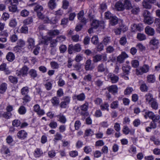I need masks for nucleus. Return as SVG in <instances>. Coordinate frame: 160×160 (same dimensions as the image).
I'll list each match as a JSON object with an SVG mask.
<instances>
[{
  "instance_id": "53",
  "label": "nucleus",
  "mask_w": 160,
  "mask_h": 160,
  "mask_svg": "<svg viewBox=\"0 0 160 160\" xmlns=\"http://www.w3.org/2000/svg\"><path fill=\"white\" fill-rule=\"evenodd\" d=\"M32 21V18H29L24 21L23 23L25 25H28L31 24Z\"/></svg>"
},
{
  "instance_id": "20",
  "label": "nucleus",
  "mask_w": 160,
  "mask_h": 160,
  "mask_svg": "<svg viewBox=\"0 0 160 160\" xmlns=\"http://www.w3.org/2000/svg\"><path fill=\"white\" fill-rule=\"evenodd\" d=\"M145 98L146 102L148 104H150L151 102L154 99L152 95L150 93H147L145 95Z\"/></svg>"
},
{
  "instance_id": "22",
  "label": "nucleus",
  "mask_w": 160,
  "mask_h": 160,
  "mask_svg": "<svg viewBox=\"0 0 160 160\" xmlns=\"http://www.w3.org/2000/svg\"><path fill=\"white\" fill-rule=\"evenodd\" d=\"M147 80L149 83H153L155 81V77L153 74L148 75L147 77Z\"/></svg>"
},
{
  "instance_id": "8",
  "label": "nucleus",
  "mask_w": 160,
  "mask_h": 160,
  "mask_svg": "<svg viewBox=\"0 0 160 160\" xmlns=\"http://www.w3.org/2000/svg\"><path fill=\"white\" fill-rule=\"evenodd\" d=\"M107 77L108 78L110 79L111 82L113 83H117L119 79L118 76L112 73H109Z\"/></svg>"
},
{
  "instance_id": "18",
  "label": "nucleus",
  "mask_w": 160,
  "mask_h": 160,
  "mask_svg": "<svg viewBox=\"0 0 160 160\" xmlns=\"http://www.w3.org/2000/svg\"><path fill=\"white\" fill-rule=\"evenodd\" d=\"M145 32L147 34L150 36L153 35L155 32L154 29L149 26H147L145 28Z\"/></svg>"
},
{
  "instance_id": "61",
  "label": "nucleus",
  "mask_w": 160,
  "mask_h": 160,
  "mask_svg": "<svg viewBox=\"0 0 160 160\" xmlns=\"http://www.w3.org/2000/svg\"><path fill=\"white\" fill-rule=\"evenodd\" d=\"M131 12L133 14H136L139 12V8L137 7H133Z\"/></svg>"
},
{
  "instance_id": "3",
  "label": "nucleus",
  "mask_w": 160,
  "mask_h": 160,
  "mask_svg": "<svg viewBox=\"0 0 160 160\" xmlns=\"http://www.w3.org/2000/svg\"><path fill=\"white\" fill-rule=\"evenodd\" d=\"M107 60V56L106 54H97L94 56L93 58V61L95 62H97L101 60L106 61Z\"/></svg>"
},
{
  "instance_id": "48",
  "label": "nucleus",
  "mask_w": 160,
  "mask_h": 160,
  "mask_svg": "<svg viewBox=\"0 0 160 160\" xmlns=\"http://www.w3.org/2000/svg\"><path fill=\"white\" fill-rule=\"evenodd\" d=\"M91 41L92 42L95 44H97L98 42V36L96 35L93 36L91 39Z\"/></svg>"
},
{
  "instance_id": "29",
  "label": "nucleus",
  "mask_w": 160,
  "mask_h": 160,
  "mask_svg": "<svg viewBox=\"0 0 160 160\" xmlns=\"http://www.w3.org/2000/svg\"><path fill=\"white\" fill-rule=\"evenodd\" d=\"M29 92L28 88L27 87H23L21 90V93L22 95L25 96L28 95Z\"/></svg>"
},
{
  "instance_id": "40",
  "label": "nucleus",
  "mask_w": 160,
  "mask_h": 160,
  "mask_svg": "<svg viewBox=\"0 0 160 160\" xmlns=\"http://www.w3.org/2000/svg\"><path fill=\"white\" fill-rule=\"evenodd\" d=\"M2 150L5 154H7L9 156L10 155V150L6 146H3L2 149Z\"/></svg>"
},
{
  "instance_id": "12",
  "label": "nucleus",
  "mask_w": 160,
  "mask_h": 160,
  "mask_svg": "<svg viewBox=\"0 0 160 160\" xmlns=\"http://www.w3.org/2000/svg\"><path fill=\"white\" fill-rule=\"evenodd\" d=\"M85 98V96L84 93H81L78 95H74L72 97L73 99H77L79 101H84Z\"/></svg>"
},
{
  "instance_id": "51",
  "label": "nucleus",
  "mask_w": 160,
  "mask_h": 160,
  "mask_svg": "<svg viewBox=\"0 0 160 160\" xmlns=\"http://www.w3.org/2000/svg\"><path fill=\"white\" fill-rule=\"evenodd\" d=\"M88 102H85L82 105L80 106L81 109L83 111H86L88 109Z\"/></svg>"
},
{
  "instance_id": "47",
  "label": "nucleus",
  "mask_w": 160,
  "mask_h": 160,
  "mask_svg": "<svg viewBox=\"0 0 160 160\" xmlns=\"http://www.w3.org/2000/svg\"><path fill=\"white\" fill-rule=\"evenodd\" d=\"M31 97L28 95H25L23 98V103L24 104L29 102L31 101Z\"/></svg>"
},
{
  "instance_id": "63",
  "label": "nucleus",
  "mask_w": 160,
  "mask_h": 160,
  "mask_svg": "<svg viewBox=\"0 0 160 160\" xmlns=\"http://www.w3.org/2000/svg\"><path fill=\"white\" fill-rule=\"evenodd\" d=\"M78 152L76 150L72 151L69 152V155L72 157H75L78 155Z\"/></svg>"
},
{
  "instance_id": "25",
  "label": "nucleus",
  "mask_w": 160,
  "mask_h": 160,
  "mask_svg": "<svg viewBox=\"0 0 160 160\" xmlns=\"http://www.w3.org/2000/svg\"><path fill=\"white\" fill-rule=\"evenodd\" d=\"M7 60L10 62L12 61L15 59V56L14 54L11 52H8L6 56Z\"/></svg>"
},
{
  "instance_id": "1",
  "label": "nucleus",
  "mask_w": 160,
  "mask_h": 160,
  "mask_svg": "<svg viewBox=\"0 0 160 160\" xmlns=\"http://www.w3.org/2000/svg\"><path fill=\"white\" fill-rule=\"evenodd\" d=\"M150 68L149 65L145 64L136 69V74L138 75H142L144 73H147L148 72Z\"/></svg>"
},
{
  "instance_id": "24",
  "label": "nucleus",
  "mask_w": 160,
  "mask_h": 160,
  "mask_svg": "<svg viewBox=\"0 0 160 160\" xmlns=\"http://www.w3.org/2000/svg\"><path fill=\"white\" fill-rule=\"evenodd\" d=\"M91 60L90 59L86 61L85 68L86 70H91L93 69V68L91 67Z\"/></svg>"
},
{
  "instance_id": "45",
  "label": "nucleus",
  "mask_w": 160,
  "mask_h": 160,
  "mask_svg": "<svg viewBox=\"0 0 160 160\" xmlns=\"http://www.w3.org/2000/svg\"><path fill=\"white\" fill-rule=\"evenodd\" d=\"M142 5L144 8L147 9H149L151 8V5L145 0H144L142 2Z\"/></svg>"
},
{
  "instance_id": "60",
  "label": "nucleus",
  "mask_w": 160,
  "mask_h": 160,
  "mask_svg": "<svg viewBox=\"0 0 160 160\" xmlns=\"http://www.w3.org/2000/svg\"><path fill=\"white\" fill-rule=\"evenodd\" d=\"M6 140L7 143L8 144H10L13 141L12 136L10 135L8 136L7 137Z\"/></svg>"
},
{
  "instance_id": "26",
  "label": "nucleus",
  "mask_w": 160,
  "mask_h": 160,
  "mask_svg": "<svg viewBox=\"0 0 160 160\" xmlns=\"http://www.w3.org/2000/svg\"><path fill=\"white\" fill-rule=\"evenodd\" d=\"M153 21L154 19L151 16L145 18H144V23L149 25L152 24Z\"/></svg>"
},
{
  "instance_id": "49",
  "label": "nucleus",
  "mask_w": 160,
  "mask_h": 160,
  "mask_svg": "<svg viewBox=\"0 0 160 160\" xmlns=\"http://www.w3.org/2000/svg\"><path fill=\"white\" fill-rule=\"evenodd\" d=\"M66 38V37L64 36L61 35L57 37L56 39L58 42H62L65 41Z\"/></svg>"
},
{
  "instance_id": "42",
  "label": "nucleus",
  "mask_w": 160,
  "mask_h": 160,
  "mask_svg": "<svg viewBox=\"0 0 160 160\" xmlns=\"http://www.w3.org/2000/svg\"><path fill=\"white\" fill-rule=\"evenodd\" d=\"M26 112L25 108L23 106H21L18 110V112L20 114H24Z\"/></svg>"
},
{
  "instance_id": "33",
  "label": "nucleus",
  "mask_w": 160,
  "mask_h": 160,
  "mask_svg": "<svg viewBox=\"0 0 160 160\" xmlns=\"http://www.w3.org/2000/svg\"><path fill=\"white\" fill-rule=\"evenodd\" d=\"M149 104L151 105L152 108L153 109L157 110L158 108V103L154 99Z\"/></svg>"
},
{
  "instance_id": "46",
  "label": "nucleus",
  "mask_w": 160,
  "mask_h": 160,
  "mask_svg": "<svg viewBox=\"0 0 160 160\" xmlns=\"http://www.w3.org/2000/svg\"><path fill=\"white\" fill-rule=\"evenodd\" d=\"M159 43V40L155 38H153L150 42V43L153 46H156Z\"/></svg>"
},
{
  "instance_id": "13",
  "label": "nucleus",
  "mask_w": 160,
  "mask_h": 160,
  "mask_svg": "<svg viewBox=\"0 0 160 160\" xmlns=\"http://www.w3.org/2000/svg\"><path fill=\"white\" fill-rule=\"evenodd\" d=\"M115 8L118 11H122L124 10L122 0H119L116 3Z\"/></svg>"
},
{
  "instance_id": "56",
  "label": "nucleus",
  "mask_w": 160,
  "mask_h": 160,
  "mask_svg": "<svg viewBox=\"0 0 160 160\" xmlns=\"http://www.w3.org/2000/svg\"><path fill=\"white\" fill-rule=\"evenodd\" d=\"M131 64L132 67L137 68L139 65V62L137 60H133L132 61Z\"/></svg>"
},
{
  "instance_id": "38",
  "label": "nucleus",
  "mask_w": 160,
  "mask_h": 160,
  "mask_svg": "<svg viewBox=\"0 0 160 160\" xmlns=\"http://www.w3.org/2000/svg\"><path fill=\"white\" fill-rule=\"evenodd\" d=\"M100 22L98 20H93L91 25L92 28H97L99 25Z\"/></svg>"
},
{
  "instance_id": "17",
  "label": "nucleus",
  "mask_w": 160,
  "mask_h": 160,
  "mask_svg": "<svg viewBox=\"0 0 160 160\" xmlns=\"http://www.w3.org/2000/svg\"><path fill=\"white\" fill-rule=\"evenodd\" d=\"M58 0H50L48 3V6L49 8L52 10L55 8L56 6V2Z\"/></svg>"
},
{
  "instance_id": "5",
  "label": "nucleus",
  "mask_w": 160,
  "mask_h": 160,
  "mask_svg": "<svg viewBox=\"0 0 160 160\" xmlns=\"http://www.w3.org/2000/svg\"><path fill=\"white\" fill-rule=\"evenodd\" d=\"M21 0H13V3L8 6L9 11L12 12H16L18 11L17 5L19 1Z\"/></svg>"
},
{
  "instance_id": "34",
  "label": "nucleus",
  "mask_w": 160,
  "mask_h": 160,
  "mask_svg": "<svg viewBox=\"0 0 160 160\" xmlns=\"http://www.w3.org/2000/svg\"><path fill=\"white\" fill-rule=\"evenodd\" d=\"M43 8L42 6L39 5H36L34 7V11L37 12V16H38V13L41 12V11H42Z\"/></svg>"
},
{
  "instance_id": "54",
  "label": "nucleus",
  "mask_w": 160,
  "mask_h": 160,
  "mask_svg": "<svg viewBox=\"0 0 160 160\" xmlns=\"http://www.w3.org/2000/svg\"><path fill=\"white\" fill-rule=\"evenodd\" d=\"M49 126L52 128L55 129L57 126V123L56 122L52 121L49 124Z\"/></svg>"
},
{
  "instance_id": "58",
  "label": "nucleus",
  "mask_w": 160,
  "mask_h": 160,
  "mask_svg": "<svg viewBox=\"0 0 160 160\" xmlns=\"http://www.w3.org/2000/svg\"><path fill=\"white\" fill-rule=\"evenodd\" d=\"M9 80L12 83H16L18 82L17 79L12 76H9L8 78Z\"/></svg>"
},
{
  "instance_id": "39",
  "label": "nucleus",
  "mask_w": 160,
  "mask_h": 160,
  "mask_svg": "<svg viewBox=\"0 0 160 160\" xmlns=\"http://www.w3.org/2000/svg\"><path fill=\"white\" fill-rule=\"evenodd\" d=\"M111 42L110 38L109 37H105L102 42V44L105 45H107Z\"/></svg>"
},
{
  "instance_id": "19",
  "label": "nucleus",
  "mask_w": 160,
  "mask_h": 160,
  "mask_svg": "<svg viewBox=\"0 0 160 160\" xmlns=\"http://www.w3.org/2000/svg\"><path fill=\"white\" fill-rule=\"evenodd\" d=\"M108 91L113 94L117 93L118 91V88L117 85H112L108 88Z\"/></svg>"
},
{
  "instance_id": "6",
  "label": "nucleus",
  "mask_w": 160,
  "mask_h": 160,
  "mask_svg": "<svg viewBox=\"0 0 160 160\" xmlns=\"http://www.w3.org/2000/svg\"><path fill=\"white\" fill-rule=\"evenodd\" d=\"M60 32V31L58 29H54L50 30L48 32V34L50 36L46 40L50 41L53 37L55 36L59 35Z\"/></svg>"
},
{
  "instance_id": "9",
  "label": "nucleus",
  "mask_w": 160,
  "mask_h": 160,
  "mask_svg": "<svg viewBox=\"0 0 160 160\" xmlns=\"http://www.w3.org/2000/svg\"><path fill=\"white\" fill-rule=\"evenodd\" d=\"M128 57V55L125 52H123L117 57V60L120 63H121L124 62L125 58Z\"/></svg>"
},
{
  "instance_id": "31",
  "label": "nucleus",
  "mask_w": 160,
  "mask_h": 160,
  "mask_svg": "<svg viewBox=\"0 0 160 160\" xmlns=\"http://www.w3.org/2000/svg\"><path fill=\"white\" fill-rule=\"evenodd\" d=\"M118 19L115 16H113L111 18V19L110 21V24L112 26H114L117 24Z\"/></svg>"
},
{
  "instance_id": "35",
  "label": "nucleus",
  "mask_w": 160,
  "mask_h": 160,
  "mask_svg": "<svg viewBox=\"0 0 160 160\" xmlns=\"http://www.w3.org/2000/svg\"><path fill=\"white\" fill-rule=\"evenodd\" d=\"M154 23L157 27V30L160 33V19L156 18L154 21Z\"/></svg>"
},
{
  "instance_id": "44",
  "label": "nucleus",
  "mask_w": 160,
  "mask_h": 160,
  "mask_svg": "<svg viewBox=\"0 0 160 160\" xmlns=\"http://www.w3.org/2000/svg\"><path fill=\"white\" fill-rule=\"evenodd\" d=\"M133 90V88L131 87H128L125 90L124 93L125 95L130 94Z\"/></svg>"
},
{
  "instance_id": "2",
  "label": "nucleus",
  "mask_w": 160,
  "mask_h": 160,
  "mask_svg": "<svg viewBox=\"0 0 160 160\" xmlns=\"http://www.w3.org/2000/svg\"><path fill=\"white\" fill-rule=\"evenodd\" d=\"M81 45L78 43H77L74 45L70 44L69 46L68 52L69 54H71L72 53V51L80 52L81 51Z\"/></svg>"
},
{
  "instance_id": "4",
  "label": "nucleus",
  "mask_w": 160,
  "mask_h": 160,
  "mask_svg": "<svg viewBox=\"0 0 160 160\" xmlns=\"http://www.w3.org/2000/svg\"><path fill=\"white\" fill-rule=\"evenodd\" d=\"M28 70V67L26 66H24L19 70H17L16 71V74L19 77H24L27 74Z\"/></svg>"
},
{
  "instance_id": "14",
  "label": "nucleus",
  "mask_w": 160,
  "mask_h": 160,
  "mask_svg": "<svg viewBox=\"0 0 160 160\" xmlns=\"http://www.w3.org/2000/svg\"><path fill=\"white\" fill-rule=\"evenodd\" d=\"M125 9H130L132 8L130 0H122Z\"/></svg>"
},
{
  "instance_id": "30",
  "label": "nucleus",
  "mask_w": 160,
  "mask_h": 160,
  "mask_svg": "<svg viewBox=\"0 0 160 160\" xmlns=\"http://www.w3.org/2000/svg\"><path fill=\"white\" fill-rule=\"evenodd\" d=\"M29 74L31 78H33L36 77L38 75L36 71L33 69H31L29 72Z\"/></svg>"
},
{
  "instance_id": "57",
  "label": "nucleus",
  "mask_w": 160,
  "mask_h": 160,
  "mask_svg": "<svg viewBox=\"0 0 160 160\" xmlns=\"http://www.w3.org/2000/svg\"><path fill=\"white\" fill-rule=\"evenodd\" d=\"M118 103L117 101H115L112 102L110 106V107L112 108L116 109L118 107Z\"/></svg>"
},
{
  "instance_id": "10",
  "label": "nucleus",
  "mask_w": 160,
  "mask_h": 160,
  "mask_svg": "<svg viewBox=\"0 0 160 160\" xmlns=\"http://www.w3.org/2000/svg\"><path fill=\"white\" fill-rule=\"evenodd\" d=\"M142 114L145 119L148 118L151 119L153 116L154 113L148 110H144L142 112Z\"/></svg>"
},
{
  "instance_id": "16",
  "label": "nucleus",
  "mask_w": 160,
  "mask_h": 160,
  "mask_svg": "<svg viewBox=\"0 0 160 160\" xmlns=\"http://www.w3.org/2000/svg\"><path fill=\"white\" fill-rule=\"evenodd\" d=\"M28 47V48L32 49L35 46V41L32 38H29L27 41Z\"/></svg>"
},
{
  "instance_id": "11",
  "label": "nucleus",
  "mask_w": 160,
  "mask_h": 160,
  "mask_svg": "<svg viewBox=\"0 0 160 160\" xmlns=\"http://www.w3.org/2000/svg\"><path fill=\"white\" fill-rule=\"evenodd\" d=\"M27 132L23 130H21L19 131L17 134V137L23 140L27 137Z\"/></svg>"
},
{
  "instance_id": "50",
  "label": "nucleus",
  "mask_w": 160,
  "mask_h": 160,
  "mask_svg": "<svg viewBox=\"0 0 160 160\" xmlns=\"http://www.w3.org/2000/svg\"><path fill=\"white\" fill-rule=\"evenodd\" d=\"M29 12L26 9L22 10L20 12L21 15L23 17H26L29 14Z\"/></svg>"
},
{
  "instance_id": "64",
  "label": "nucleus",
  "mask_w": 160,
  "mask_h": 160,
  "mask_svg": "<svg viewBox=\"0 0 160 160\" xmlns=\"http://www.w3.org/2000/svg\"><path fill=\"white\" fill-rule=\"evenodd\" d=\"M94 102L97 105H101L102 103V100L100 98H97L94 100Z\"/></svg>"
},
{
  "instance_id": "28",
  "label": "nucleus",
  "mask_w": 160,
  "mask_h": 160,
  "mask_svg": "<svg viewBox=\"0 0 160 160\" xmlns=\"http://www.w3.org/2000/svg\"><path fill=\"white\" fill-rule=\"evenodd\" d=\"M98 71L101 72H103L106 71L108 72V70L106 66L103 64H99L98 68Z\"/></svg>"
},
{
  "instance_id": "15",
  "label": "nucleus",
  "mask_w": 160,
  "mask_h": 160,
  "mask_svg": "<svg viewBox=\"0 0 160 160\" xmlns=\"http://www.w3.org/2000/svg\"><path fill=\"white\" fill-rule=\"evenodd\" d=\"M38 17L39 19H43L45 23H50V20L49 19L48 17L43 15L41 12L38 13Z\"/></svg>"
},
{
  "instance_id": "21",
  "label": "nucleus",
  "mask_w": 160,
  "mask_h": 160,
  "mask_svg": "<svg viewBox=\"0 0 160 160\" xmlns=\"http://www.w3.org/2000/svg\"><path fill=\"white\" fill-rule=\"evenodd\" d=\"M58 118V121L62 123H65L67 121L66 118L64 115L60 113L56 116Z\"/></svg>"
},
{
  "instance_id": "32",
  "label": "nucleus",
  "mask_w": 160,
  "mask_h": 160,
  "mask_svg": "<svg viewBox=\"0 0 160 160\" xmlns=\"http://www.w3.org/2000/svg\"><path fill=\"white\" fill-rule=\"evenodd\" d=\"M42 154V151L39 148H37L35 150L34 153V155L36 158L39 157Z\"/></svg>"
},
{
  "instance_id": "7",
  "label": "nucleus",
  "mask_w": 160,
  "mask_h": 160,
  "mask_svg": "<svg viewBox=\"0 0 160 160\" xmlns=\"http://www.w3.org/2000/svg\"><path fill=\"white\" fill-rule=\"evenodd\" d=\"M63 101L60 104L62 108H66L69 104L70 101V97L69 96H65L63 98Z\"/></svg>"
},
{
  "instance_id": "55",
  "label": "nucleus",
  "mask_w": 160,
  "mask_h": 160,
  "mask_svg": "<svg viewBox=\"0 0 160 160\" xmlns=\"http://www.w3.org/2000/svg\"><path fill=\"white\" fill-rule=\"evenodd\" d=\"M50 64L51 68L52 69H58L59 67L58 64L55 62H51Z\"/></svg>"
},
{
  "instance_id": "36",
  "label": "nucleus",
  "mask_w": 160,
  "mask_h": 160,
  "mask_svg": "<svg viewBox=\"0 0 160 160\" xmlns=\"http://www.w3.org/2000/svg\"><path fill=\"white\" fill-rule=\"evenodd\" d=\"M137 38L139 41H142L145 40L146 38V35L141 33H138L137 36Z\"/></svg>"
},
{
  "instance_id": "43",
  "label": "nucleus",
  "mask_w": 160,
  "mask_h": 160,
  "mask_svg": "<svg viewBox=\"0 0 160 160\" xmlns=\"http://www.w3.org/2000/svg\"><path fill=\"white\" fill-rule=\"evenodd\" d=\"M17 22L16 20L15 19H12L10 21L9 25L11 27H14L17 25Z\"/></svg>"
},
{
  "instance_id": "41",
  "label": "nucleus",
  "mask_w": 160,
  "mask_h": 160,
  "mask_svg": "<svg viewBox=\"0 0 160 160\" xmlns=\"http://www.w3.org/2000/svg\"><path fill=\"white\" fill-rule=\"evenodd\" d=\"M101 109L102 110H107L108 111L109 110V105L107 102H105L104 104H101L100 106Z\"/></svg>"
},
{
  "instance_id": "27",
  "label": "nucleus",
  "mask_w": 160,
  "mask_h": 160,
  "mask_svg": "<svg viewBox=\"0 0 160 160\" xmlns=\"http://www.w3.org/2000/svg\"><path fill=\"white\" fill-rule=\"evenodd\" d=\"M7 88V85L5 83H2L0 85V93H3L6 90Z\"/></svg>"
},
{
  "instance_id": "59",
  "label": "nucleus",
  "mask_w": 160,
  "mask_h": 160,
  "mask_svg": "<svg viewBox=\"0 0 160 160\" xmlns=\"http://www.w3.org/2000/svg\"><path fill=\"white\" fill-rule=\"evenodd\" d=\"M17 44V46L21 48V47H23L25 46V42L22 39H19L18 41Z\"/></svg>"
},
{
  "instance_id": "37",
  "label": "nucleus",
  "mask_w": 160,
  "mask_h": 160,
  "mask_svg": "<svg viewBox=\"0 0 160 160\" xmlns=\"http://www.w3.org/2000/svg\"><path fill=\"white\" fill-rule=\"evenodd\" d=\"M18 37L15 34L10 35L9 37L10 41L12 42H15L18 39Z\"/></svg>"
},
{
  "instance_id": "52",
  "label": "nucleus",
  "mask_w": 160,
  "mask_h": 160,
  "mask_svg": "<svg viewBox=\"0 0 160 160\" xmlns=\"http://www.w3.org/2000/svg\"><path fill=\"white\" fill-rule=\"evenodd\" d=\"M62 138L61 134L59 132H57L54 135V140L55 141L60 140L62 139Z\"/></svg>"
},
{
  "instance_id": "23",
  "label": "nucleus",
  "mask_w": 160,
  "mask_h": 160,
  "mask_svg": "<svg viewBox=\"0 0 160 160\" xmlns=\"http://www.w3.org/2000/svg\"><path fill=\"white\" fill-rule=\"evenodd\" d=\"M51 101L52 103L54 106L58 105L60 103L59 99L57 97H54L52 98L51 99Z\"/></svg>"
},
{
  "instance_id": "62",
  "label": "nucleus",
  "mask_w": 160,
  "mask_h": 160,
  "mask_svg": "<svg viewBox=\"0 0 160 160\" xmlns=\"http://www.w3.org/2000/svg\"><path fill=\"white\" fill-rule=\"evenodd\" d=\"M84 152L87 154H88L91 152L92 150L89 146H86L83 148Z\"/></svg>"
}]
</instances>
